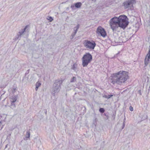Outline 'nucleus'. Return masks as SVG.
<instances>
[{"label": "nucleus", "instance_id": "nucleus-1", "mask_svg": "<svg viewBox=\"0 0 150 150\" xmlns=\"http://www.w3.org/2000/svg\"><path fill=\"white\" fill-rule=\"evenodd\" d=\"M128 20L125 15H121L118 17L115 16L110 21V25L113 32L117 30L119 28L125 29L129 23Z\"/></svg>", "mask_w": 150, "mask_h": 150}, {"label": "nucleus", "instance_id": "nucleus-2", "mask_svg": "<svg viewBox=\"0 0 150 150\" xmlns=\"http://www.w3.org/2000/svg\"><path fill=\"white\" fill-rule=\"evenodd\" d=\"M128 74V72L122 70L113 74L111 83L113 84L116 83L119 85L125 83L129 78Z\"/></svg>", "mask_w": 150, "mask_h": 150}, {"label": "nucleus", "instance_id": "nucleus-3", "mask_svg": "<svg viewBox=\"0 0 150 150\" xmlns=\"http://www.w3.org/2000/svg\"><path fill=\"white\" fill-rule=\"evenodd\" d=\"M63 82L62 80L59 79L56 80L53 84L51 90V93L54 96H55V93H58L61 88V85Z\"/></svg>", "mask_w": 150, "mask_h": 150}, {"label": "nucleus", "instance_id": "nucleus-4", "mask_svg": "<svg viewBox=\"0 0 150 150\" xmlns=\"http://www.w3.org/2000/svg\"><path fill=\"white\" fill-rule=\"evenodd\" d=\"M82 65L83 67H86L92 60V56L89 52L86 53L82 59Z\"/></svg>", "mask_w": 150, "mask_h": 150}, {"label": "nucleus", "instance_id": "nucleus-5", "mask_svg": "<svg viewBox=\"0 0 150 150\" xmlns=\"http://www.w3.org/2000/svg\"><path fill=\"white\" fill-rule=\"evenodd\" d=\"M136 2V0H127L123 3L122 6L125 9H132L133 8V4Z\"/></svg>", "mask_w": 150, "mask_h": 150}, {"label": "nucleus", "instance_id": "nucleus-6", "mask_svg": "<svg viewBox=\"0 0 150 150\" xmlns=\"http://www.w3.org/2000/svg\"><path fill=\"white\" fill-rule=\"evenodd\" d=\"M83 44L85 47L86 48L91 50H93L96 45L95 42L92 40L90 41L87 40H85Z\"/></svg>", "mask_w": 150, "mask_h": 150}, {"label": "nucleus", "instance_id": "nucleus-7", "mask_svg": "<svg viewBox=\"0 0 150 150\" xmlns=\"http://www.w3.org/2000/svg\"><path fill=\"white\" fill-rule=\"evenodd\" d=\"M96 33L98 35H100L103 37H105L107 35V33L105 29L100 26L98 27L96 29Z\"/></svg>", "mask_w": 150, "mask_h": 150}, {"label": "nucleus", "instance_id": "nucleus-8", "mask_svg": "<svg viewBox=\"0 0 150 150\" xmlns=\"http://www.w3.org/2000/svg\"><path fill=\"white\" fill-rule=\"evenodd\" d=\"M28 26V25H26L23 29L21 30V31L18 32L15 37V40H20L21 39L22 35L25 31Z\"/></svg>", "mask_w": 150, "mask_h": 150}, {"label": "nucleus", "instance_id": "nucleus-9", "mask_svg": "<svg viewBox=\"0 0 150 150\" xmlns=\"http://www.w3.org/2000/svg\"><path fill=\"white\" fill-rule=\"evenodd\" d=\"M82 3L81 2H77L75 3L74 5H72L71 6V8L72 10L75 9V8H80L82 6Z\"/></svg>", "mask_w": 150, "mask_h": 150}, {"label": "nucleus", "instance_id": "nucleus-10", "mask_svg": "<svg viewBox=\"0 0 150 150\" xmlns=\"http://www.w3.org/2000/svg\"><path fill=\"white\" fill-rule=\"evenodd\" d=\"M125 38L123 37L122 36H120L119 38V43H122L123 42H125L127 40H124Z\"/></svg>", "mask_w": 150, "mask_h": 150}, {"label": "nucleus", "instance_id": "nucleus-11", "mask_svg": "<svg viewBox=\"0 0 150 150\" xmlns=\"http://www.w3.org/2000/svg\"><path fill=\"white\" fill-rule=\"evenodd\" d=\"M150 61V59L145 58L144 59V67H146L148 64H149V63Z\"/></svg>", "mask_w": 150, "mask_h": 150}, {"label": "nucleus", "instance_id": "nucleus-12", "mask_svg": "<svg viewBox=\"0 0 150 150\" xmlns=\"http://www.w3.org/2000/svg\"><path fill=\"white\" fill-rule=\"evenodd\" d=\"M11 101L12 103H15L17 100V97L16 96H13L10 98Z\"/></svg>", "mask_w": 150, "mask_h": 150}, {"label": "nucleus", "instance_id": "nucleus-13", "mask_svg": "<svg viewBox=\"0 0 150 150\" xmlns=\"http://www.w3.org/2000/svg\"><path fill=\"white\" fill-rule=\"evenodd\" d=\"M99 111L101 113V115H103V114L105 112V110L103 108H100L99 109Z\"/></svg>", "mask_w": 150, "mask_h": 150}, {"label": "nucleus", "instance_id": "nucleus-14", "mask_svg": "<svg viewBox=\"0 0 150 150\" xmlns=\"http://www.w3.org/2000/svg\"><path fill=\"white\" fill-rule=\"evenodd\" d=\"M139 23L138 21L135 22L134 24L133 25L134 26L137 28H139Z\"/></svg>", "mask_w": 150, "mask_h": 150}, {"label": "nucleus", "instance_id": "nucleus-15", "mask_svg": "<svg viewBox=\"0 0 150 150\" xmlns=\"http://www.w3.org/2000/svg\"><path fill=\"white\" fill-rule=\"evenodd\" d=\"M145 57L150 59V46L149 47V50L148 53L146 55Z\"/></svg>", "mask_w": 150, "mask_h": 150}, {"label": "nucleus", "instance_id": "nucleus-16", "mask_svg": "<svg viewBox=\"0 0 150 150\" xmlns=\"http://www.w3.org/2000/svg\"><path fill=\"white\" fill-rule=\"evenodd\" d=\"M79 24H78V25H77L76 26V27H74V32H73L74 33L76 34V33L78 29L79 28Z\"/></svg>", "mask_w": 150, "mask_h": 150}, {"label": "nucleus", "instance_id": "nucleus-17", "mask_svg": "<svg viewBox=\"0 0 150 150\" xmlns=\"http://www.w3.org/2000/svg\"><path fill=\"white\" fill-rule=\"evenodd\" d=\"M77 66V64L76 63H74L73 64V65L71 67V69L74 70L75 71H76V67Z\"/></svg>", "mask_w": 150, "mask_h": 150}, {"label": "nucleus", "instance_id": "nucleus-18", "mask_svg": "<svg viewBox=\"0 0 150 150\" xmlns=\"http://www.w3.org/2000/svg\"><path fill=\"white\" fill-rule=\"evenodd\" d=\"M101 116L103 117L104 116H105L106 117V118H105V119L106 120H108L109 119V116L107 113H104L103 114V115Z\"/></svg>", "mask_w": 150, "mask_h": 150}, {"label": "nucleus", "instance_id": "nucleus-19", "mask_svg": "<svg viewBox=\"0 0 150 150\" xmlns=\"http://www.w3.org/2000/svg\"><path fill=\"white\" fill-rule=\"evenodd\" d=\"M76 78L75 76H73L70 80V82L71 83L74 82L76 81Z\"/></svg>", "mask_w": 150, "mask_h": 150}, {"label": "nucleus", "instance_id": "nucleus-20", "mask_svg": "<svg viewBox=\"0 0 150 150\" xmlns=\"http://www.w3.org/2000/svg\"><path fill=\"white\" fill-rule=\"evenodd\" d=\"M10 107L13 109H14L16 108V105L14 103H13L11 102V104L10 106Z\"/></svg>", "mask_w": 150, "mask_h": 150}, {"label": "nucleus", "instance_id": "nucleus-21", "mask_svg": "<svg viewBox=\"0 0 150 150\" xmlns=\"http://www.w3.org/2000/svg\"><path fill=\"white\" fill-rule=\"evenodd\" d=\"M47 19L49 21V22H51L53 20V18L50 16H48Z\"/></svg>", "mask_w": 150, "mask_h": 150}, {"label": "nucleus", "instance_id": "nucleus-22", "mask_svg": "<svg viewBox=\"0 0 150 150\" xmlns=\"http://www.w3.org/2000/svg\"><path fill=\"white\" fill-rule=\"evenodd\" d=\"M30 132L29 131H28L26 132V138L27 139L29 138L30 137Z\"/></svg>", "mask_w": 150, "mask_h": 150}, {"label": "nucleus", "instance_id": "nucleus-23", "mask_svg": "<svg viewBox=\"0 0 150 150\" xmlns=\"http://www.w3.org/2000/svg\"><path fill=\"white\" fill-rule=\"evenodd\" d=\"M147 116L146 114H144L142 118V120H145L147 118Z\"/></svg>", "mask_w": 150, "mask_h": 150}, {"label": "nucleus", "instance_id": "nucleus-24", "mask_svg": "<svg viewBox=\"0 0 150 150\" xmlns=\"http://www.w3.org/2000/svg\"><path fill=\"white\" fill-rule=\"evenodd\" d=\"M71 110H68L67 111H66L65 114L67 115V116L69 115V114L71 112Z\"/></svg>", "mask_w": 150, "mask_h": 150}, {"label": "nucleus", "instance_id": "nucleus-25", "mask_svg": "<svg viewBox=\"0 0 150 150\" xmlns=\"http://www.w3.org/2000/svg\"><path fill=\"white\" fill-rule=\"evenodd\" d=\"M76 34L74 33H73L72 34L70 38L71 39H72L75 36Z\"/></svg>", "mask_w": 150, "mask_h": 150}, {"label": "nucleus", "instance_id": "nucleus-26", "mask_svg": "<svg viewBox=\"0 0 150 150\" xmlns=\"http://www.w3.org/2000/svg\"><path fill=\"white\" fill-rule=\"evenodd\" d=\"M41 85V83L40 82H37L36 83L35 86L38 87H39Z\"/></svg>", "mask_w": 150, "mask_h": 150}, {"label": "nucleus", "instance_id": "nucleus-27", "mask_svg": "<svg viewBox=\"0 0 150 150\" xmlns=\"http://www.w3.org/2000/svg\"><path fill=\"white\" fill-rule=\"evenodd\" d=\"M28 76H25H25L23 77V79L22 80V81H23V80L25 79H26V80H28Z\"/></svg>", "mask_w": 150, "mask_h": 150}, {"label": "nucleus", "instance_id": "nucleus-28", "mask_svg": "<svg viewBox=\"0 0 150 150\" xmlns=\"http://www.w3.org/2000/svg\"><path fill=\"white\" fill-rule=\"evenodd\" d=\"M114 94H111L110 95H109L108 96V98H107L108 99H109L111 97H112L113 96Z\"/></svg>", "mask_w": 150, "mask_h": 150}, {"label": "nucleus", "instance_id": "nucleus-29", "mask_svg": "<svg viewBox=\"0 0 150 150\" xmlns=\"http://www.w3.org/2000/svg\"><path fill=\"white\" fill-rule=\"evenodd\" d=\"M125 126V121H124V122L123 123L122 126V129H123L124 128Z\"/></svg>", "mask_w": 150, "mask_h": 150}, {"label": "nucleus", "instance_id": "nucleus-30", "mask_svg": "<svg viewBox=\"0 0 150 150\" xmlns=\"http://www.w3.org/2000/svg\"><path fill=\"white\" fill-rule=\"evenodd\" d=\"M16 89L15 88H13L12 89V93H14L16 91Z\"/></svg>", "mask_w": 150, "mask_h": 150}, {"label": "nucleus", "instance_id": "nucleus-31", "mask_svg": "<svg viewBox=\"0 0 150 150\" xmlns=\"http://www.w3.org/2000/svg\"><path fill=\"white\" fill-rule=\"evenodd\" d=\"M129 110L130 111H132L133 110V108L132 106H130L129 107Z\"/></svg>", "mask_w": 150, "mask_h": 150}, {"label": "nucleus", "instance_id": "nucleus-32", "mask_svg": "<svg viewBox=\"0 0 150 150\" xmlns=\"http://www.w3.org/2000/svg\"><path fill=\"white\" fill-rule=\"evenodd\" d=\"M29 69L28 70H27V71H26V72L25 73V76H26L27 75V74H28L29 73Z\"/></svg>", "mask_w": 150, "mask_h": 150}, {"label": "nucleus", "instance_id": "nucleus-33", "mask_svg": "<svg viewBox=\"0 0 150 150\" xmlns=\"http://www.w3.org/2000/svg\"><path fill=\"white\" fill-rule=\"evenodd\" d=\"M103 98H108V96L106 95H104L103 96Z\"/></svg>", "mask_w": 150, "mask_h": 150}, {"label": "nucleus", "instance_id": "nucleus-34", "mask_svg": "<svg viewBox=\"0 0 150 150\" xmlns=\"http://www.w3.org/2000/svg\"><path fill=\"white\" fill-rule=\"evenodd\" d=\"M138 93L140 95H142V93L141 92V90H139L138 91Z\"/></svg>", "mask_w": 150, "mask_h": 150}, {"label": "nucleus", "instance_id": "nucleus-35", "mask_svg": "<svg viewBox=\"0 0 150 150\" xmlns=\"http://www.w3.org/2000/svg\"><path fill=\"white\" fill-rule=\"evenodd\" d=\"M39 87L36 86L35 88V90L36 91H37Z\"/></svg>", "mask_w": 150, "mask_h": 150}, {"label": "nucleus", "instance_id": "nucleus-36", "mask_svg": "<svg viewBox=\"0 0 150 150\" xmlns=\"http://www.w3.org/2000/svg\"><path fill=\"white\" fill-rule=\"evenodd\" d=\"M8 146V144H6V146H5V149H6V148L7 147V146Z\"/></svg>", "mask_w": 150, "mask_h": 150}, {"label": "nucleus", "instance_id": "nucleus-37", "mask_svg": "<svg viewBox=\"0 0 150 150\" xmlns=\"http://www.w3.org/2000/svg\"><path fill=\"white\" fill-rule=\"evenodd\" d=\"M2 91L4 92V93H3V94H2V95H3L5 93V91H3V90H2Z\"/></svg>", "mask_w": 150, "mask_h": 150}, {"label": "nucleus", "instance_id": "nucleus-38", "mask_svg": "<svg viewBox=\"0 0 150 150\" xmlns=\"http://www.w3.org/2000/svg\"><path fill=\"white\" fill-rule=\"evenodd\" d=\"M1 121H0V126H1Z\"/></svg>", "mask_w": 150, "mask_h": 150}, {"label": "nucleus", "instance_id": "nucleus-39", "mask_svg": "<svg viewBox=\"0 0 150 150\" xmlns=\"http://www.w3.org/2000/svg\"><path fill=\"white\" fill-rule=\"evenodd\" d=\"M69 9V7H67V9Z\"/></svg>", "mask_w": 150, "mask_h": 150}, {"label": "nucleus", "instance_id": "nucleus-40", "mask_svg": "<svg viewBox=\"0 0 150 150\" xmlns=\"http://www.w3.org/2000/svg\"><path fill=\"white\" fill-rule=\"evenodd\" d=\"M3 87H4V86H3V87H2V86H1V88H3Z\"/></svg>", "mask_w": 150, "mask_h": 150}, {"label": "nucleus", "instance_id": "nucleus-41", "mask_svg": "<svg viewBox=\"0 0 150 150\" xmlns=\"http://www.w3.org/2000/svg\"><path fill=\"white\" fill-rule=\"evenodd\" d=\"M118 54H119V53L117 54V55Z\"/></svg>", "mask_w": 150, "mask_h": 150}, {"label": "nucleus", "instance_id": "nucleus-42", "mask_svg": "<svg viewBox=\"0 0 150 150\" xmlns=\"http://www.w3.org/2000/svg\"><path fill=\"white\" fill-rule=\"evenodd\" d=\"M11 135V134H9V136H10Z\"/></svg>", "mask_w": 150, "mask_h": 150}, {"label": "nucleus", "instance_id": "nucleus-43", "mask_svg": "<svg viewBox=\"0 0 150 150\" xmlns=\"http://www.w3.org/2000/svg\"><path fill=\"white\" fill-rule=\"evenodd\" d=\"M114 119L115 118V115H114Z\"/></svg>", "mask_w": 150, "mask_h": 150}, {"label": "nucleus", "instance_id": "nucleus-44", "mask_svg": "<svg viewBox=\"0 0 150 150\" xmlns=\"http://www.w3.org/2000/svg\"><path fill=\"white\" fill-rule=\"evenodd\" d=\"M103 143H104V142L103 141Z\"/></svg>", "mask_w": 150, "mask_h": 150}, {"label": "nucleus", "instance_id": "nucleus-45", "mask_svg": "<svg viewBox=\"0 0 150 150\" xmlns=\"http://www.w3.org/2000/svg\"><path fill=\"white\" fill-rule=\"evenodd\" d=\"M149 88H150V86H149Z\"/></svg>", "mask_w": 150, "mask_h": 150}]
</instances>
